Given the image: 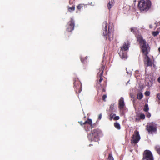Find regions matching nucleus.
<instances>
[{
	"instance_id": "obj_1",
	"label": "nucleus",
	"mask_w": 160,
	"mask_h": 160,
	"mask_svg": "<svg viewBox=\"0 0 160 160\" xmlns=\"http://www.w3.org/2000/svg\"><path fill=\"white\" fill-rule=\"evenodd\" d=\"M137 42L139 43L141 52H142L143 55L144 56V63L145 65L147 67H152V62L148 55L150 50V48L148 44L145 40L141 36L138 38Z\"/></svg>"
},
{
	"instance_id": "obj_2",
	"label": "nucleus",
	"mask_w": 160,
	"mask_h": 160,
	"mask_svg": "<svg viewBox=\"0 0 160 160\" xmlns=\"http://www.w3.org/2000/svg\"><path fill=\"white\" fill-rule=\"evenodd\" d=\"M152 3L150 0H140L138 2V7L141 12H146L151 8Z\"/></svg>"
},
{
	"instance_id": "obj_3",
	"label": "nucleus",
	"mask_w": 160,
	"mask_h": 160,
	"mask_svg": "<svg viewBox=\"0 0 160 160\" xmlns=\"http://www.w3.org/2000/svg\"><path fill=\"white\" fill-rule=\"evenodd\" d=\"M108 22L107 21L104 22L103 23V26L104 28L102 30V35L104 37V38L106 39H108L110 41L112 40L113 38V36L112 33L111 32L110 27V23L109 24L108 26V30L107 31Z\"/></svg>"
},
{
	"instance_id": "obj_4",
	"label": "nucleus",
	"mask_w": 160,
	"mask_h": 160,
	"mask_svg": "<svg viewBox=\"0 0 160 160\" xmlns=\"http://www.w3.org/2000/svg\"><path fill=\"white\" fill-rule=\"evenodd\" d=\"M130 43L128 41L124 42L122 46L121 47L118 53L122 59L125 60L127 58V51L128 50Z\"/></svg>"
},
{
	"instance_id": "obj_5",
	"label": "nucleus",
	"mask_w": 160,
	"mask_h": 160,
	"mask_svg": "<svg viewBox=\"0 0 160 160\" xmlns=\"http://www.w3.org/2000/svg\"><path fill=\"white\" fill-rule=\"evenodd\" d=\"M101 133V131L99 129H94L92 132L88 135V139L91 141H98L99 140V135Z\"/></svg>"
},
{
	"instance_id": "obj_6",
	"label": "nucleus",
	"mask_w": 160,
	"mask_h": 160,
	"mask_svg": "<svg viewBox=\"0 0 160 160\" xmlns=\"http://www.w3.org/2000/svg\"><path fill=\"white\" fill-rule=\"evenodd\" d=\"M105 68V66L103 65H102L101 67L99 68V71L97 74V78H99V79L96 80V85L97 86L100 85V86L102 87V85L101 84V82L103 80V70Z\"/></svg>"
},
{
	"instance_id": "obj_7",
	"label": "nucleus",
	"mask_w": 160,
	"mask_h": 160,
	"mask_svg": "<svg viewBox=\"0 0 160 160\" xmlns=\"http://www.w3.org/2000/svg\"><path fill=\"white\" fill-rule=\"evenodd\" d=\"M73 85L75 90L76 93H80L82 90V85L78 78H75L73 79Z\"/></svg>"
},
{
	"instance_id": "obj_8",
	"label": "nucleus",
	"mask_w": 160,
	"mask_h": 160,
	"mask_svg": "<svg viewBox=\"0 0 160 160\" xmlns=\"http://www.w3.org/2000/svg\"><path fill=\"white\" fill-rule=\"evenodd\" d=\"M140 138L139 132L136 130L134 131V134L132 136L131 142L132 144H136L139 142Z\"/></svg>"
},
{
	"instance_id": "obj_9",
	"label": "nucleus",
	"mask_w": 160,
	"mask_h": 160,
	"mask_svg": "<svg viewBox=\"0 0 160 160\" xmlns=\"http://www.w3.org/2000/svg\"><path fill=\"white\" fill-rule=\"evenodd\" d=\"M142 160H154L151 152L149 150H146L143 154Z\"/></svg>"
},
{
	"instance_id": "obj_10",
	"label": "nucleus",
	"mask_w": 160,
	"mask_h": 160,
	"mask_svg": "<svg viewBox=\"0 0 160 160\" xmlns=\"http://www.w3.org/2000/svg\"><path fill=\"white\" fill-rule=\"evenodd\" d=\"M75 21L72 18H71L70 20L69 21L66 25V31L68 32H71L74 29Z\"/></svg>"
},
{
	"instance_id": "obj_11",
	"label": "nucleus",
	"mask_w": 160,
	"mask_h": 160,
	"mask_svg": "<svg viewBox=\"0 0 160 160\" xmlns=\"http://www.w3.org/2000/svg\"><path fill=\"white\" fill-rule=\"evenodd\" d=\"M146 129L149 133L152 134L157 130L156 125L150 123L146 126Z\"/></svg>"
},
{
	"instance_id": "obj_12",
	"label": "nucleus",
	"mask_w": 160,
	"mask_h": 160,
	"mask_svg": "<svg viewBox=\"0 0 160 160\" xmlns=\"http://www.w3.org/2000/svg\"><path fill=\"white\" fill-rule=\"evenodd\" d=\"M91 122V123H87L84 126V128L86 131H90L92 128H94L92 125V122L91 119H89Z\"/></svg>"
},
{
	"instance_id": "obj_13",
	"label": "nucleus",
	"mask_w": 160,
	"mask_h": 160,
	"mask_svg": "<svg viewBox=\"0 0 160 160\" xmlns=\"http://www.w3.org/2000/svg\"><path fill=\"white\" fill-rule=\"evenodd\" d=\"M119 107L120 109H123L125 106L123 98H121L119 101Z\"/></svg>"
},
{
	"instance_id": "obj_14",
	"label": "nucleus",
	"mask_w": 160,
	"mask_h": 160,
	"mask_svg": "<svg viewBox=\"0 0 160 160\" xmlns=\"http://www.w3.org/2000/svg\"><path fill=\"white\" fill-rule=\"evenodd\" d=\"M78 122L82 126L83 125H85L87 124V123H89V124L91 123V122L89 119H88L84 123H83L82 121H79Z\"/></svg>"
},
{
	"instance_id": "obj_15",
	"label": "nucleus",
	"mask_w": 160,
	"mask_h": 160,
	"mask_svg": "<svg viewBox=\"0 0 160 160\" xmlns=\"http://www.w3.org/2000/svg\"><path fill=\"white\" fill-rule=\"evenodd\" d=\"M114 3V0H111V1H110L108 3L107 7L109 10H110L112 7L113 6Z\"/></svg>"
},
{
	"instance_id": "obj_16",
	"label": "nucleus",
	"mask_w": 160,
	"mask_h": 160,
	"mask_svg": "<svg viewBox=\"0 0 160 160\" xmlns=\"http://www.w3.org/2000/svg\"><path fill=\"white\" fill-rule=\"evenodd\" d=\"M160 32V29L158 28L156 31L153 32H152V35L154 37L158 35Z\"/></svg>"
},
{
	"instance_id": "obj_17",
	"label": "nucleus",
	"mask_w": 160,
	"mask_h": 160,
	"mask_svg": "<svg viewBox=\"0 0 160 160\" xmlns=\"http://www.w3.org/2000/svg\"><path fill=\"white\" fill-rule=\"evenodd\" d=\"M88 58L87 57H86L85 58H80L81 61L82 63H84L86 62H87V60Z\"/></svg>"
},
{
	"instance_id": "obj_18",
	"label": "nucleus",
	"mask_w": 160,
	"mask_h": 160,
	"mask_svg": "<svg viewBox=\"0 0 160 160\" xmlns=\"http://www.w3.org/2000/svg\"><path fill=\"white\" fill-rule=\"evenodd\" d=\"M143 97V95L142 93L139 92L137 94V98L138 99L140 100Z\"/></svg>"
},
{
	"instance_id": "obj_19",
	"label": "nucleus",
	"mask_w": 160,
	"mask_h": 160,
	"mask_svg": "<svg viewBox=\"0 0 160 160\" xmlns=\"http://www.w3.org/2000/svg\"><path fill=\"white\" fill-rule=\"evenodd\" d=\"M114 127L118 129H120L121 128L118 122H115L114 123Z\"/></svg>"
},
{
	"instance_id": "obj_20",
	"label": "nucleus",
	"mask_w": 160,
	"mask_h": 160,
	"mask_svg": "<svg viewBox=\"0 0 160 160\" xmlns=\"http://www.w3.org/2000/svg\"><path fill=\"white\" fill-rule=\"evenodd\" d=\"M143 111L145 112H147L149 110L148 106L147 104H146L144 106L143 108Z\"/></svg>"
},
{
	"instance_id": "obj_21",
	"label": "nucleus",
	"mask_w": 160,
	"mask_h": 160,
	"mask_svg": "<svg viewBox=\"0 0 160 160\" xmlns=\"http://www.w3.org/2000/svg\"><path fill=\"white\" fill-rule=\"evenodd\" d=\"M155 149L158 153L160 155V146L157 145L155 147Z\"/></svg>"
},
{
	"instance_id": "obj_22",
	"label": "nucleus",
	"mask_w": 160,
	"mask_h": 160,
	"mask_svg": "<svg viewBox=\"0 0 160 160\" xmlns=\"http://www.w3.org/2000/svg\"><path fill=\"white\" fill-rule=\"evenodd\" d=\"M84 5L83 4H80L77 6V8L78 10L80 11Z\"/></svg>"
},
{
	"instance_id": "obj_23",
	"label": "nucleus",
	"mask_w": 160,
	"mask_h": 160,
	"mask_svg": "<svg viewBox=\"0 0 160 160\" xmlns=\"http://www.w3.org/2000/svg\"><path fill=\"white\" fill-rule=\"evenodd\" d=\"M75 9V6H73L72 7H69L68 9V10L69 12H71L72 11H74Z\"/></svg>"
},
{
	"instance_id": "obj_24",
	"label": "nucleus",
	"mask_w": 160,
	"mask_h": 160,
	"mask_svg": "<svg viewBox=\"0 0 160 160\" xmlns=\"http://www.w3.org/2000/svg\"><path fill=\"white\" fill-rule=\"evenodd\" d=\"M108 159L109 160H114V158L112 154L109 153L108 155Z\"/></svg>"
},
{
	"instance_id": "obj_25",
	"label": "nucleus",
	"mask_w": 160,
	"mask_h": 160,
	"mask_svg": "<svg viewBox=\"0 0 160 160\" xmlns=\"http://www.w3.org/2000/svg\"><path fill=\"white\" fill-rule=\"evenodd\" d=\"M130 30L134 34H135L136 33L137 29L136 28H132L130 29Z\"/></svg>"
},
{
	"instance_id": "obj_26",
	"label": "nucleus",
	"mask_w": 160,
	"mask_h": 160,
	"mask_svg": "<svg viewBox=\"0 0 160 160\" xmlns=\"http://www.w3.org/2000/svg\"><path fill=\"white\" fill-rule=\"evenodd\" d=\"M140 118L141 119H144L145 118V116L144 114H141L140 115Z\"/></svg>"
},
{
	"instance_id": "obj_27",
	"label": "nucleus",
	"mask_w": 160,
	"mask_h": 160,
	"mask_svg": "<svg viewBox=\"0 0 160 160\" xmlns=\"http://www.w3.org/2000/svg\"><path fill=\"white\" fill-rule=\"evenodd\" d=\"M115 115L116 114H110V120H112V119L113 118H114V116H115Z\"/></svg>"
},
{
	"instance_id": "obj_28",
	"label": "nucleus",
	"mask_w": 160,
	"mask_h": 160,
	"mask_svg": "<svg viewBox=\"0 0 160 160\" xmlns=\"http://www.w3.org/2000/svg\"><path fill=\"white\" fill-rule=\"evenodd\" d=\"M157 98L158 99V103L160 104V94L158 93L157 95Z\"/></svg>"
},
{
	"instance_id": "obj_29",
	"label": "nucleus",
	"mask_w": 160,
	"mask_h": 160,
	"mask_svg": "<svg viewBox=\"0 0 160 160\" xmlns=\"http://www.w3.org/2000/svg\"><path fill=\"white\" fill-rule=\"evenodd\" d=\"M107 95H104L102 97V100L104 101H105V99L107 98Z\"/></svg>"
},
{
	"instance_id": "obj_30",
	"label": "nucleus",
	"mask_w": 160,
	"mask_h": 160,
	"mask_svg": "<svg viewBox=\"0 0 160 160\" xmlns=\"http://www.w3.org/2000/svg\"><path fill=\"white\" fill-rule=\"evenodd\" d=\"M119 118H119V116H116L115 117L113 118V119L115 120H119Z\"/></svg>"
},
{
	"instance_id": "obj_31",
	"label": "nucleus",
	"mask_w": 160,
	"mask_h": 160,
	"mask_svg": "<svg viewBox=\"0 0 160 160\" xmlns=\"http://www.w3.org/2000/svg\"><path fill=\"white\" fill-rule=\"evenodd\" d=\"M150 92L149 91H146L145 93V94L146 96H149L150 95Z\"/></svg>"
},
{
	"instance_id": "obj_32",
	"label": "nucleus",
	"mask_w": 160,
	"mask_h": 160,
	"mask_svg": "<svg viewBox=\"0 0 160 160\" xmlns=\"http://www.w3.org/2000/svg\"><path fill=\"white\" fill-rule=\"evenodd\" d=\"M75 0H69V3L70 4L72 5L73 3Z\"/></svg>"
},
{
	"instance_id": "obj_33",
	"label": "nucleus",
	"mask_w": 160,
	"mask_h": 160,
	"mask_svg": "<svg viewBox=\"0 0 160 160\" xmlns=\"http://www.w3.org/2000/svg\"><path fill=\"white\" fill-rule=\"evenodd\" d=\"M146 116L148 117L149 118L151 117V115L150 113L149 112H148L147 113Z\"/></svg>"
},
{
	"instance_id": "obj_34",
	"label": "nucleus",
	"mask_w": 160,
	"mask_h": 160,
	"mask_svg": "<svg viewBox=\"0 0 160 160\" xmlns=\"http://www.w3.org/2000/svg\"><path fill=\"white\" fill-rule=\"evenodd\" d=\"M102 117V114L101 113L98 116V119L99 120H100L101 119Z\"/></svg>"
},
{
	"instance_id": "obj_35",
	"label": "nucleus",
	"mask_w": 160,
	"mask_h": 160,
	"mask_svg": "<svg viewBox=\"0 0 160 160\" xmlns=\"http://www.w3.org/2000/svg\"><path fill=\"white\" fill-rule=\"evenodd\" d=\"M102 92H105L106 91L105 89L104 88H103V87H102Z\"/></svg>"
},
{
	"instance_id": "obj_36",
	"label": "nucleus",
	"mask_w": 160,
	"mask_h": 160,
	"mask_svg": "<svg viewBox=\"0 0 160 160\" xmlns=\"http://www.w3.org/2000/svg\"><path fill=\"white\" fill-rule=\"evenodd\" d=\"M158 81L160 83V77H159L158 79Z\"/></svg>"
},
{
	"instance_id": "obj_37",
	"label": "nucleus",
	"mask_w": 160,
	"mask_h": 160,
	"mask_svg": "<svg viewBox=\"0 0 160 160\" xmlns=\"http://www.w3.org/2000/svg\"><path fill=\"white\" fill-rule=\"evenodd\" d=\"M149 28H152V25H149Z\"/></svg>"
},
{
	"instance_id": "obj_38",
	"label": "nucleus",
	"mask_w": 160,
	"mask_h": 160,
	"mask_svg": "<svg viewBox=\"0 0 160 160\" xmlns=\"http://www.w3.org/2000/svg\"><path fill=\"white\" fill-rule=\"evenodd\" d=\"M158 50L159 52L160 53V47L158 48Z\"/></svg>"
},
{
	"instance_id": "obj_39",
	"label": "nucleus",
	"mask_w": 160,
	"mask_h": 160,
	"mask_svg": "<svg viewBox=\"0 0 160 160\" xmlns=\"http://www.w3.org/2000/svg\"><path fill=\"white\" fill-rule=\"evenodd\" d=\"M113 106H111L110 107V108L111 109V108H113Z\"/></svg>"
},
{
	"instance_id": "obj_40",
	"label": "nucleus",
	"mask_w": 160,
	"mask_h": 160,
	"mask_svg": "<svg viewBox=\"0 0 160 160\" xmlns=\"http://www.w3.org/2000/svg\"><path fill=\"white\" fill-rule=\"evenodd\" d=\"M113 106H111L110 107V108L111 109V108H113Z\"/></svg>"
},
{
	"instance_id": "obj_41",
	"label": "nucleus",
	"mask_w": 160,
	"mask_h": 160,
	"mask_svg": "<svg viewBox=\"0 0 160 160\" xmlns=\"http://www.w3.org/2000/svg\"><path fill=\"white\" fill-rule=\"evenodd\" d=\"M104 85L105 86H105H106V82H105V85Z\"/></svg>"
}]
</instances>
